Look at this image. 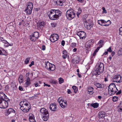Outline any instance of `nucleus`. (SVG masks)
Returning a JSON list of instances; mask_svg holds the SVG:
<instances>
[{
	"label": "nucleus",
	"instance_id": "09e8293b",
	"mask_svg": "<svg viewBox=\"0 0 122 122\" xmlns=\"http://www.w3.org/2000/svg\"><path fill=\"white\" fill-rule=\"evenodd\" d=\"M63 32H65V34H66L67 32V29L66 28H65L63 30Z\"/></svg>",
	"mask_w": 122,
	"mask_h": 122
},
{
	"label": "nucleus",
	"instance_id": "20e7f679",
	"mask_svg": "<svg viewBox=\"0 0 122 122\" xmlns=\"http://www.w3.org/2000/svg\"><path fill=\"white\" fill-rule=\"evenodd\" d=\"M118 91V90L114 83H111L108 86V92L109 94L110 95L115 94Z\"/></svg>",
	"mask_w": 122,
	"mask_h": 122
},
{
	"label": "nucleus",
	"instance_id": "9d476101",
	"mask_svg": "<svg viewBox=\"0 0 122 122\" xmlns=\"http://www.w3.org/2000/svg\"><path fill=\"white\" fill-rule=\"evenodd\" d=\"M113 81L117 83H120L122 81V77L119 75H116L113 77Z\"/></svg>",
	"mask_w": 122,
	"mask_h": 122
},
{
	"label": "nucleus",
	"instance_id": "7ed1b4c3",
	"mask_svg": "<svg viewBox=\"0 0 122 122\" xmlns=\"http://www.w3.org/2000/svg\"><path fill=\"white\" fill-rule=\"evenodd\" d=\"M96 69L93 72V74L95 75H99L104 70V65L102 62L98 63L96 66Z\"/></svg>",
	"mask_w": 122,
	"mask_h": 122
},
{
	"label": "nucleus",
	"instance_id": "9b49d317",
	"mask_svg": "<svg viewBox=\"0 0 122 122\" xmlns=\"http://www.w3.org/2000/svg\"><path fill=\"white\" fill-rule=\"evenodd\" d=\"M85 27L88 30H90L92 27L91 22L90 20H86L84 23Z\"/></svg>",
	"mask_w": 122,
	"mask_h": 122
},
{
	"label": "nucleus",
	"instance_id": "de8ad7c7",
	"mask_svg": "<svg viewBox=\"0 0 122 122\" xmlns=\"http://www.w3.org/2000/svg\"><path fill=\"white\" fill-rule=\"evenodd\" d=\"M102 9L103 10V13H107V11L106 10L105 8L104 7H103Z\"/></svg>",
	"mask_w": 122,
	"mask_h": 122
},
{
	"label": "nucleus",
	"instance_id": "ddd939ff",
	"mask_svg": "<svg viewBox=\"0 0 122 122\" xmlns=\"http://www.w3.org/2000/svg\"><path fill=\"white\" fill-rule=\"evenodd\" d=\"M7 99L4 100L1 104L0 105V108H5L8 106V103L6 101Z\"/></svg>",
	"mask_w": 122,
	"mask_h": 122
},
{
	"label": "nucleus",
	"instance_id": "f704fd0d",
	"mask_svg": "<svg viewBox=\"0 0 122 122\" xmlns=\"http://www.w3.org/2000/svg\"><path fill=\"white\" fill-rule=\"evenodd\" d=\"M91 106L94 108H97L98 106V104L97 103L92 104Z\"/></svg>",
	"mask_w": 122,
	"mask_h": 122
},
{
	"label": "nucleus",
	"instance_id": "f8f14e48",
	"mask_svg": "<svg viewBox=\"0 0 122 122\" xmlns=\"http://www.w3.org/2000/svg\"><path fill=\"white\" fill-rule=\"evenodd\" d=\"M94 43L93 41L90 40L87 41L85 45V47L87 49L90 48L92 46Z\"/></svg>",
	"mask_w": 122,
	"mask_h": 122
},
{
	"label": "nucleus",
	"instance_id": "4d7b16f0",
	"mask_svg": "<svg viewBox=\"0 0 122 122\" xmlns=\"http://www.w3.org/2000/svg\"><path fill=\"white\" fill-rule=\"evenodd\" d=\"M61 45L62 46H64V45L65 44V41L64 40H62L61 42Z\"/></svg>",
	"mask_w": 122,
	"mask_h": 122
},
{
	"label": "nucleus",
	"instance_id": "4c0bfd02",
	"mask_svg": "<svg viewBox=\"0 0 122 122\" xmlns=\"http://www.w3.org/2000/svg\"><path fill=\"white\" fill-rule=\"evenodd\" d=\"M118 97L117 96H114L113 97L112 101L115 102L118 101Z\"/></svg>",
	"mask_w": 122,
	"mask_h": 122
},
{
	"label": "nucleus",
	"instance_id": "1a4fd4ad",
	"mask_svg": "<svg viewBox=\"0 0 122 122\" xmlns=\"http://www.w3.org/2000/svg\"><path fill=\"white\" fill-rule=\"evenodd\" d=\"M59 38V36L57 34H53L51 35L50 38L51 41L53 42L57 41Z\"/></svg>",
	"mask_w": 122,
	"mask_h": 122
},
{
	"label": "nucleus",
	"instance_id": "412c9836",
	"mask_svg": "<svg viewBox=\"0 0 122 122\" xmlns=\"http://www.w3.org/2000/svg\"><path fill=\"white\" fill-rule=\"evenodd\" d=\"M2 49L1 50L0 49V55L7 56V53L6 51L3 49Z\"/></svg>",
	"mask_w": 122,
	"mask_h": 122
},
{
	"label": "nucleus",
	"instance_id": "c03bdc74",
	"mask_svg": "<svg viewBox=\"0 0 122 122\" xmlns=\"http://www.w3.org/2000/svg\"><path fill=\"white\" fill-rule=\"evenodd\" d=\"M39 24L40 26H44L45 25L46 23L45 22H44V21H41L40 23Z\"/></svg>",
	"mask_w": 122,
	"mask_h": 122
},
{
	"label": "nucleus",
	"instance_id": "58836bf2",
	"mask_svg": "<svg viewBox=\"0 0 122 122\" xmlns=\"http://www.w3.org/2000/svg\"><path fill=\"white\" fill-rule=\"evenodd\" d=\"M51 25L52 27H55L56 26L57 24L56 22H53L51 23Z\"/></svg>",
	"mask_w": 122,
	"mask_h": 122
},
{
	"label": "nucleus",
	"instance_id": "6e6552de",
	"mask_svg": "<svg viewBox=\"0 0 122 122\" xmlns=\"http://www.w3.org/2000/svg\"><path fill=\"white\" fill-rule=\"evenodd\" d=\"M40 111L41 113V115L42 118L43 120L46 121V109L44 108H41Z\"/></svg>",
	"mask_w": 122,
	"mask_h": 122
},
{
	"label": "nucleus",
	"instance_id": "2f4dec72",
	"mask_svg": "<svg viewBox=\"0 0 122 122\" xmlns=\"http://www.w3.org/2000/svg\"><path fill=\"white\" fill-rule=\"evenodd\" d=\"M32 35L37 39H38L39 36V34L38 32H35L33 34H32Z\"/></svg>",
	"mask_w": 122,
	"mask_h": 122
},
{
	"label": "nucleus",
	"instance_id": "680f3d73",
	"mask_svg": "<svg viewBox=\"0 0 122 122\" xmlns=\"http://www.w3.org/2000/svg\"><path fill=\"white\" fill-rule=\"evenodd\" d=\"M3 100H4V99L0 98V105L1 104Z\"/></svg>",
	"mask_w": 122,
	"mask_h": 122
},
{
	"label": "nucleus",
	"instance_id": "dca6fc26",
	"mask_svg": "<svg viewBox=\"0 0 122 122\" xmlns=\"http://www.w3.org/2000/svg\"><path fill=\"white\" fill-rule=\"evenodd\" d=\"M55 4L58 5L62 6L63 3L65 2V0H53Z\"/></svg>",
	"mask_w": 122,
	"mask_h": 122
},
{
	"label": "nucleus",
	"instance_id": "e2e57ef3",
	"mask_svg": "<svg viewBox=\"0 0 122 122\" xmlns=\"http://www.w3.org/2000/svg\"><path fill=\"white\" fill-rule=\"evenodd\" d=\"M29 74L30 73L29 72L27 73L26 74V76L27 78H29Z\"/></svg>",
	"mask_w": 122,
	"mask_h": 122
},
{
	"label": "nucleus",
	"instance_id": "3c124183",
	"mask_svg": "<svg viewBox=\"0 0 122 122\" xmlns=\"http://www.w3.org/2000/svg\"><path fill=\"white\" fill-rule=\"evenodd\" d=\"M34 65V61H32L31 63V64L29 65V66L30 67H31L32 65Z\"/></svg>",
	"mask_w": 122,
	"mask_h": 122
},
{
	"label": "nucleus",
	"instance_id": "6ab92c4d",
	"mask_svg": "<svg viewBox=\"0 0 122 122\" xmlns=\"http://www.w3.org/2000/svg\"><path fill=\"white\" fill-rule=\"evenodd\" d=\"M105 112L102 111L99 112L98 114L99 117L102 118H103L106 116Z\"/></svg>",
	"mask_w": 122,
	"mask_h": 122
},
{
	"label": "nucleus",
	"instance_id": "37998d69",
	"mask_svg": "<svg viewBox=\"0 0 122 122\" xmlns=\"http://www.w3.org/2000/svg\"><path fill=\"white\" fill-rule=\"evenodd\" d=\"M59 83L60 84H61L63 83L64 82V79L61 78H59L58 79Z\"/></svg>",
	"mask_w": 122,
	"mask_h": 122
},
{
	"label": "nucleus",
	"instance_id": "bf43d9fd",
	"mask_svg": "<svg viewBox=\"0 0 122 122\" xmlns=\"http://www.w3.org/2000/svg\"><path fill=\"white\" fill-rule=\"evenodd\" d=\"M46 47L45 46L43 45L42 46V50H44L45 49Z\"/></svg>",
	"mask_w": 122,
	"mask_h": 122
},
{
	"label": "nucleus",
	"instance_id": "f03ea898",
	"mask_svg": "<svg viewBox=\"0 0 122 122\" xmlns=\"http://www.w3.org/2000/svg\"><path fill=\"white\" fill-rule=\"evenodd\" d=\"M20 105V109L24 112H28L31 108L30 103L25 100L21 102Z\"/></svg>",
	"mask_w": 122,
	"mask_h": 122
},
{
	"label": "nucleus",
	"instance_id": "603ef678",
	"mask_svg": "<svg viewBox=\"0 0 122 122\" xmlns=\"http://www.w3.org/2000/svg\"><path fill=\"white\" fill-rule=\"evenodd\" d=\"M119 31H120V35H122V27H121L120 28Z\"/></svg>",
	"mask_w": 122,
	"mask_h": 122
},
{
	"label": "nucleus",
	"instance_id": "393cba45",
	"mask_svg": "<svg viewBox=\"0 0 122 122\" xmlns=\"http://www.w3.org/2000/svg\"><path fill=\"white\" fill-rule=\"evenodd\" d=\"M30 39L32 41L35 42L37 39L32 35V34L30 36Z\"/></svg>",
	"mask_w": 122,
	"mask_h": 122
},
{
	"label": "nucleus",
	"instance_id": "aec40b11",
	"mask_svg": "<svg viewBox=\"0 0 122 122\" xmlns=\"http://www.w3.org/2000/svg\"><path fill=\"white\" fill-rule=\"evenodd\" d=\"M15 111L13 109L10 108L7 111L6 113L7 115H9L10 114L12 113H15Z\"/></svg>",
	"mask_w": 122,
	"mask_h": 122
},
{
	"label": "nucleus",
	"instance_id": "4be33fe9",
	"mask_svg": "<svg viewBox=\"0 0 122 122\" xmlns=\"http://www.w3.org/2000/svg\"><path fill=\"white\" fill-rule=\"evenodd\" d=\"M7 97L6 95L3 92L0 93V98L5 100L7 99Z\"/></svg>",
	"mask_w": 122,
	"mask_h": 122
},
{
	"label": "nucleus",
	"instance_id": "473e14b6",
	"mask_svg": "<svg viewBox=\"0 0 122 122\" xmlns=\"http://www.w3.org/2000/svg\"><path fill=\"white\" fill-rule=\"evenodd\" d=\"M104 41L103 40H101L99 41L98 43L99 45L101 47H102L104 45Z\"/></svg>",
	"mask_w": 122,
	"mask_h": 122
},
{
	"label": "nucleus",
	"instance_id": "a211bd4d",
	"mask_svg": "<svg viewBox=\"0 0 122 122\" xmlns=\"http://www.w3.org/2000/svg\"><path fill=\"white\" fill-rule=\"evenodd\" d=\"M34 118L35 117L32 114H29V120L30 122H36Z\"/></svg>",
	"mask_w": 122,
	"mask_h": 122
},
{
	"label": "nucleus",
	"instance_id": "2eb2a0df",
	"mask_svg": "<svg viewBox=\"0 0 122 122\" xmlns=\"http://www.w3.org/2000/svg\"><path fill=\"white\" fill-rule=\"evenodd\" d=\"M57 106V105L55 103H51L50 105L49 108L51 111H56Z\"/></svg>",
	"mask_w": 122,
	"mask_h": 122
},
{
	"label": "nucleus",
	"instance_id": "0eeeda50",
	"mask_svg": "<svg viewBox=\"0 0 122 122\" xmlns=\"http://www.w3.org/2000/svg\"><path fill=\"white\" fill-rule=\"evenodd\" d=\"M46 66L49 70L54 71L55 69V66L53 64L50 63L48 61L46 62Z\"/></svg>",
	"mask_w": 122,
	"mask_h": 122
},
{
	"label": "nucleus",
	"instance_id": "6e6d98bb",
	"mask_svg": "<svg viewBox=\"0 0 122 122\" xmlns=\"http://www.w3.org/2000/svg\"><path fill=\"white\" fill-rule=\"evenodd\" d=\"M6 42H7V43H5V46L6 47H8L9 46V43L6 41Z\"/></svg>",
	"mask_w": 122,
	"mask_h": 122
},
{
	"label": "nucleus",
	"instance_id": "052dcab7",
	"mask_svg": "<svg viewBox=\"0 0 122 122\" xmlns=\"http://www.w3.org/2000/svg\"><path fill=\"white\" fill-rule=\"evenodd\" d=\"M51 82L52 83H53L54 84H56L57 83V81H56L52 80L51 81Z\"/></svg>",
	"mask_w": 122,
	"mask_h": 122
},
{
	"label": "nucleus",
	"instance_id": "a18cd8bd",
	"mask_svg": "<svg viewBox=\"0 0 122 122\" xmlns=\"http://www.w3.org/2000/svg\"><path fill=\"white\" fill-rule=\"evenodd\" d=\"M76 46V43H75L73 42L72 43L71 45V47H74Z\"/></svg>",
	"mask_w": 122,
	"mask_h": 122
},
{
	"label": "nucleus",
	"instance_id": "49530a36",
	"mask_svg": "<svg viewBox=\"0 0 122 122\" xmlns=\"http://www.w3.org/2000/svg\"><path fill=\"white\" fill-rule=\"evenodd\" d=\"M23 24H24V20H20V21L19 25H23Z\"/></svg>",
	"mask_w": 122,
	"mask_h": 122
},
{
	"label": "nucleus",
	"instance_id": "39448f33",
	"mask_svg": "<svg viewBox=\"0 0 122 122\" xmlns=\"http://www.w3.org/2000/svg\"><path fill=\"white\" fill-rule=\"evenodd\" d=\"M75 13L72 9L67 10L66 12V16L70 20L73 18L75 16Z\"/></svg>",
	"mask_w": 122,
	"mask_h": 122
},
{
	"label": "nucleus",
	"instance_id": "ea45409f",
	"mask_svg": "<svg viewBox=\"0 0 122 122\" xmlns=\"http://www.w3.org/2000/svg\"><path fill=\"white\" fill-rule=\"evenodd\" d=\"M118 54L119 56L122 55V48L119 49L118 52Z\"/></svg>",
	"mask_w": 122,
	"mask_h": 122
},
{
	"label": "nucleus",
	"instance_id": "4468645a",
	"mask_svg": "<svg viewBox=\"0 0 122 122\" xmlns=\"http://www.w3.org/2000/svg\"><path fill=\"white\" fill-rule=\"evenodd\" d=\"M77 34L80 37V38L83 39H84L86 37V34L83 31H81L78 32Z\"/></svg>",
	"mask_w": 122,
	"mask_h": 122
},
{
	"label": "nucleus",
	"instance_id": "cd10ccee",
	"mask_svg": "<svg viewBox=\"0 0 122 122\" xmlns=\"http://www.w3.org/2000/svg\"><path fill=\"white\" fill-rule=\"evenodd\" d=\"M33 5L32 3L31 2H29L27 5V8L32 9Z\"/></svg>",
	"mask_w": 122,
	"mask_h": 122
},
{
	"label": "nucleus",
	"instance_id": "69168bd1",
	"mask_svg": "<svg viewBox=\"0 0 122 122\" xmlns=\"http://www.w3.org/2000/svg\"><path fill=\"white\" fill-rule=\"evenodd\" d=\"M73 50L74 52H75L76 51L77 49L76 48H74Z\"/></svg>",
	"mask_w": 122,
	"mask_h": 122
},
{
	"label": "nucleus",
	"instance_id": "13d9d810",
	"mask_svg": "<svg viewBox=\"0 0 122 122\" xmlns=\"http://www.w3.org/2000/svg\"><path fill=\"white\" fill-rule=\"evenodd\" d=\"M67 93L68 94H70L71 93V92L70 89H68L67 91Z\"/></svg>",
	"mask_w": 122,
	"mask_h": 122
},
{
	"label": "nucleus",
	"instance_id": "423d86ee",
	"mask_svg": "<svg viewBox=\"0 0 122 122\" xmlns=\"http://www.w3.org/2000/svg\"><path fill=\"white\" fill-rule=\"evenodd\" d=\"M58 102L59 103L60 106L62 108H64L67 106V102L64 101L62 97H59L58 99Z\"/></svg>",
	"mask_w": 122,
	"mask_h": 122
},
{
	"label": "nucleus",
	"instance_id": "e433bc0d",
	"mask_svg": "<svg viewBox=\"0 0 122 122\" xmlns=\"http://www.w3.org/2000/svg\"><path fill=\"white\" fill-rule=\"evenodd\" d=\"M0 39L1 41L3 43H7V42H6V41L5 39L3 37H0Z\"/></svg>",
	"mask_w": 122,
	"mask_h": 122
},
{
	"label": "nucleus",
	"instance_id": "a19ab883",
	"mask_svg": "<svg viewBox=\"0 0 122 122\" xmlns=\"http://www.w3.org/2000/svg\"><path fill=\"white\" fill-rule=\"evenodd\" d=\"M81 12L82 10L81 9V8H79L78 10V12L77 13V15L78 17V16L81 14Z\"/></svg>",
	"mask_w": 122,
	"mask_h": 122
},
{
	"label": "nucleus",
	"instance_id": "0e129e2a",
	"mask_svg": "<svg viewBox=\"0 0 122 122\" xmlns=\"http://www.w3.org/2000/svg\"><path fill=\"white\" fill-rule=\"evenodd\" d=\"M35 85L36 87L38 85V83H35Z\"/></svg>",
	"mask_w": 122,
	"mask_h": 122
},
{
	"label": "nucleus",
	"instance_id": "c85d7f7f",
	"mask_svg": "<svg viewBox=\"0 0 122 122\" xmlns=\"http://www.w3.org/2000/svg\"><path fill=\"white\" fill-rule=\"evenodd\" d=\"M18 81L20 83H22L23 81V75L20 74L18 78Z\"/></svg>",
	"mask_w": 122,
	"mask_h": 122
},
{
	"label": "nucleus",
	"instance_id": "5fc2aeb1",
	"mask_svg": "<svg viewBox=\"0 0 122 122\" xmlns=\"http://www.w3.org/2000/svg\"><path fill=\"white\" fill-rule=\"evenodd\" d=\"M19 90L22 91L23 90V88L21 86H19Z\"/></svg>",
	"mask_w": 122,
	"mask_h": 122
},
{
	"label": "nucleus",
	"instance_id": "338daca9",
	"mask_svg": "<svg viewBox=\"0 0 122 122\" xmlns=\"http://www.w3.org/2000/svg\"><path fill=\"white\" fill-rule=\"evenodd\" d=\"M121 93V91H119L117 93H116L117 94H120Z\"/></svg>",
	"mask_w": 122,
	"mask_h": 122
},
{
	"label": "nucleus",
	"instance_id": "79ce46f5",
	"mask_svg": "<svg viewBox=\"0 0 122 122\" xmlns=\"http://www.w3.org/2000/svg\"><path fill=\"white\" fill-rule=\"evenodd\" d=\"M107 22L106 24H104V26H107L111 24V21L110 20H108L107 21Z\"/></svg>",
	"mask_w": 122,
	"mask_h": 122
},
{
	"label": "nucleus",
	"instance_id": "c756f323",
	"mask_svg": "<svg viewBox=\"0 0 122 122\" xmlns=\"http://www.w3.org/2000/svg\"><path fill=\"white\" fill-rule=\"evenodd\" d=\"M87 91L89 93V94H92L93 92V88L91 87H89L87 90Z\"/></svg>",
	"mask_w": 122,
	"mask_h": 122
},
{
	"label": "nucleus",
	"instance_id": "f3484780",
	"mask_svg": "<svg viewBox=\"0 0 122 122\" xmlns=\"http://www.w3.org/2000/svg\"><path fill=\"white\" fill-rule=\"evenodd\" d=\"M25 81V87H27L29 86L31 84L30 78H27L26 79Z\"/></svg>",
	"mask_w": 122,
	"mask_h": 122
},
{
	"label": "nucleus",
	"instance_id": "5701e85b",
	"mask_svg": "<svg viewBox=\"0 0 122 122\" xmlns=\"http://www.w3.org/2000/svg\"><path fill=\"white\" fill-rule=\"evenodd\" d=\"M94 85L98 88H103L104 86V85L103 84L99 83H95Z\"/></svg>",
	"mask_w": 122,
	"mask_h": 122
},
{
	"label": "nucleus",
	"instance_id": "864d4df0",
	"mask_svg": "<svg viewBox=\"0 0 122 122\" xmlns=\"http://www.w3.org/2000/svg\"><path fill=\"white\" fill-rule=\"evenodd\" d=\"M112 51L111 49V47H110L107 50V51L110 52H111Z\"/></svg>",
	"mask_w": 122,
	"mask_h": 122
},
{
	"label": "nucleus",
	"instance_id": "f257e3e1",
	"mask_svg": "<svg viewBox=\"0 0 122 122\" xmlns=\"http://www.w3.org/2000/svg\"><path fill=\"white\" fill-rule=\"evenodd\" d=\"M61 12L59 10L52 9L47 13L49 18L52 20H56L60 15Z\"/></svg>",
	"mask_w": 122,
	"mask_h": 122
},
{
	"label": "nucleus",
	"instance_id": "72a5a7b5",
	"mask_svg": "<svg viewBox=\"0 0 122 122\" xmlns=\"http://www.w3.org/2000/svg\"><path fill=\"white\" fill-rule=\"evenodd\" d=\"M30 59V57H28L25 59L24 61L25 64H27L29 63Z\"/></svg>",
	"mask_w": 122,
	"mask_h": 122
},
{
	"label": "nucleus",
	"instance_id": "c9c22d12",
	"mask_svg": "<svg viewBox=\"0 0 122 122\" xmlns=\"http://www.w3.org/2000/svg\"><path fill=\"white\" fill-rule=\"evenodd\" d=\"M74 93H76L78 91V88L75 86H73L72 87Z\"/></svg>",
	"mask_w": 122,
	"mask_h": 122
},
{
	"label": "nucleus",
	"instance_id": "b1692460",
	"mask_svg": "<svg viewBox=\"0 0 122 122\" xmlns=\"http://www.w3.org/2000/svg\"><path fill=\"white\" fill-rule=\"evenodd\" d=\"M117 111L118 112H122V102H121L118 106Z\"/></svg>",
	"mask_w": 122,
	"mask_h": 122
},
{
	"label": "nucleus",
	"instance_id": "a878e982",
	"mask_svg": "<svg viewBox=\"0 0 122 122\" xmlns=\"http://www.w3.org/2000/svg\"><path fill=\"white\" fill-rule=\"evenodd\" d=\"M32 9L27 8L25 10V11L27 15H30L32 12Z\"/></svg>",
	"mask_w": 122,
	"mask_h": 122
},
{
	"label": "nucleus",
	"instance_id": "bb28decb",
	"mask_svg": "<svg viewBox=\"0 0 122 122\" xmlns=\"http://www.w3.org/2000/svg\"><path fill=\"white\" fill-rule=\"evenodd\" d=\"M62 53L64 55L62 56L63 58L66 59L67 56V51H66L64 50L63 51Z\"/></svg>",
	"mask_w": 122,
	"mask_h": 122
},
{
	"label": "nucleus",
	"instance_id": "7c9ffc66",
	"mask_svg": "<svg viewBox=\"0 0 122 122\" xmlns=\"http://www.w3.org/2000/svg\"><path fill=\"white\" fill-rule=\"evenodd\" d=\"M104 20H98V24L102 26H104Z\"/></svg>",
	"mask_w": 122,
	"mask_h": 122
},
{
	"label": "nucleus",
	"instance_id": "774afa93",
	"mask_svg": "<svg viewBox=\"0 0 122 122\" xmlns=\"http://www.w3.org/2000/svg\"><path fill=\"white\" fill-rule=\"evenodd\" d=\"M108 51H107L105 52L104 53L103 55H106L108 54Z\"/></svg>",
	"mask_w": 122,
	"mask_h": 122
},
{
	"label": "nucleus",
	"instance_id": "8fccbe9b",
	"mask_svg": "<svg viewBox=\"0 0 122 122\" xmlns=\"http://www.w3.org/2000/svg\"><path fill=\"white\" fill-rule=\"evenodd\" d=\"M46 121L47 120V119L48 118L49 116V114L48 112L47 111H46Z\"/></svg>",
	"mask_w": 122,
	"mask_h": 122
}]
</instances>
